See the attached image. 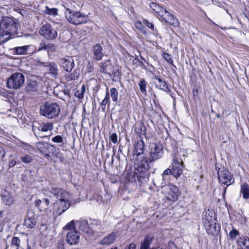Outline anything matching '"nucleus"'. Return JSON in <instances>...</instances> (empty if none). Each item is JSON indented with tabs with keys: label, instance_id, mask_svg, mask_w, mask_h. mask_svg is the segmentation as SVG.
Returning a JSON list of instances; mask_svg holds the SVG:
<instances>
[{
	"label": "nucleus",
	"instance_id": "nucleus-1",
	"mask_svg": "<svg viewBox=\"0 0 249 249\" xmlns=\"http://www.w3.org/2000/svg\"><path fill=\"white\" fill-rule=\"evenodd\" d=\"M19 25L17 19L7 16L0 20V44L8 41L18 34Z\"/></svg>",
	"mask_w": 249,
	"mask_h": 249
},
{
	"label": "nucleus",
	"instance_id": "nucleus-2",
	"mask_svg": "<svg viewBox=\"0 0 249 249\" xmlns=\"http://www.w3.org/2000/svg\"><path fill=\"white\" fill-rule=\"evenodd\" d=\"M149 6L166 23H169L174 27H178L179 26V23L178 19L164 7L153 2L150 3Z\"/></svg>",
	"mask_w": 249,
	"mask_h": 249
},
{
	"label": "nucleus",
	"instance_id": "nucleus-3",
	"mask_svg": "<svg viewBox=\"0 0 249 249\" xmlns=\"http://www.w3.org/2000/svg\"><path fill=\"white\" fill-rule=\"evenodd\" d=\"M60 113V106L56 103L46 102L40 106L39 113L40 115L48 119L56 118L58 117Z\"/></svg>",
	"mask_w": 249,
	"mask_h": 249
},
{
	"label": "nucleus",
	"instance_id": "nucleus-4",
	"mask_svg": "<svg viewBox=\"0 0 249 249\" xmlns=\"http://www.w3.org/2000/svg\"><path fill=\"white\" fill-rule=\"evenodd\" d=\"M36 147L38 150L41 153L49 160H53V157H58V149L52 144L44 142L36 143Z\"/></svg>",
	"mask_w": 249,
	"mask_h": 249
},
{
	"label": "nucleus",
	"instance_id": "nucleus-5",
	"mask_svg": "<svg viewBox=\"0 0 249 249\" xmlns=\"http://www.w3.org/2000/svg\"><path fill=\"white\" fill-rule=\"evenodd\" d=\"M24 82V75L22 73L16 72L8 78L6 84L8 88L17 89L23 85Z\"/></svg>",
	"mask_w": 249,
	"mask_h": 249
},
{
	"label": "nucleus",
	"instance_id": "nucleus-6",
	"mask_svg": "<svg viewBox=\"0 0 249 249\" xmlns=\"http://www.w3.org/2000/svg\"><path fill=\"white\" fill-rule=\"evenodd\" d=\"M218 179L221 184L229 186L234 182L232 174L224 166L220 167L217 170Z\"/></svg>",
	"mask_w": 249,
	"mask_h": 249
},
{
	"label": "nucleus",
	"instance_id": "nucleus-7",
	"mask_svg": "<svg viewBox=\"0 0 249 249\" xmlns=\"http://www.w3.org/2000/svg\"><path fill=\"white\" fill-rule=\"evenodd\" d=\"M68 13H66V18L68 21L71 24L78 25L86 22V17L82 15L80 12L77 11H71L68 9Z\"/></svg>",
	"mask_w": 249,
	"mask_h": 249
},
{
	"label": "nucleus",
	"instance_id": "nucleus-8",
	"mask_svg": "<svg viewBox=\"0 0 249 249\" xmlns=\"http://www.w3.org/2000/svg\"><path fill=\"white\" fill-rule=\"evenodd\" d=\"M163 155V148L161 144L159 143L151 144L149 147V151L147 156L153 162L160 159Z\"/></svg>",
	"mask_w": 249,
	"mask_h": 249
},
{
	"label": "nucleus",
	"instance_id": "nucleus-9",
	"mask_svg": "<svg viewBox=\"0 0 249 249\" xmlns=\"http://www.w3.org/2000/svg\"><path fill=\"white\" fill-rule=\"evenodd\" d=\"M153 162L148 157L147 154H145L137 160V163L135 164V170L138 172H148Z\"/></svg>",
	"mask_w": 249,
	"mask_h": 249
},
{
	"label": "nucleus",
	"instance_id": "nucleus-10",
	"mask_svg": "<svg viewBox=\"0 0 249 249\" xmlns=\"http://www.w3.org/2000/svg\"><path fill=\"white\" fill-rule=\"evenodd\" d=\"M39 34L45 39L52 40L57 36V33L50 24L42 26L39 30Z\"/></svg>",
	"mask_w": 249,
	"mask_h": 249
},
{
	"label": "nucleus",
	"instance_id": "nucleus-11",
	"mask_svg": "<svg viewBox=\"0 0 249 249\" xmlns=\"http://www.w3.org/2000/svg\"><path fill=\"white\" fill-rule=\"evenodd\" d=\"M70 195L67 196L66 199L60 197L54 204V210L56 211V214L60 215L65 212L70 207Z\"/></svg>",
	"mask_w": 249,
	"mask_h": 249
},
{
	"label": "nucleus",
	"instance_id": "nucleus-12",
	"mask_svg": "<svg viewBox=\"0 0 249 249\" xmlns=\"http://www.w3.org/2000/svg\"><path fill=\"white\" fill-rule=\"evenodd\" d=\"M91 53L92 58L95 61H100L104 56L103 48L100 43H96L92 47Z\"/></svg>",
	"mask_w": 249,
	"mask_h": 249
},
{
	"label": "nucleus",
	"instance_id": "nucleus-13",
	"mask_svg": "<svg viewBox=\"0 0 249 249\" xmlns=\"http://www.w3.org/2000/svg\"><path fill=\"white\" fill-rule=\"evenodd\" d=\"M38 63L40 66L46 67L49 71V73L53 78L57 77L58 75V69L57 64L53 62H42L39 61Z\"/></svg>",
	"mask_w": 249,
	"mask_h": 249
},
{
	"label": "nucleus",
	"instance_id": "nucleus-14",
	"mask_svg": "<svg viewBox=\"0 0 249 249\" xmlns=\"http://www.w3.org/2000/svg\"><path fill=\"white\" fill-rule=\"evenodd\" d=\"M100 72L108 74L110 76L114 73V68L109 59L104 60L99 65Z\"/></svg>",
	"mask_w": 249,
	"mask_h": 249
},
{
	"label": "nucleus",
	"instance_id": "nucleus-15",
	"mask_svg": "<svg viewBox=\"0 0 249 249\" xmlns=\"http://www.w3.org/2000/svg\"><path fill=\"white\" fill-rule=\"evenodd\" d=\"M76 226L79 229L80 232L86 234H92L93 231L89 226L88 221L86 220H80L76 223Z\"/></svg>",
	"mask_w": 249,
	"mask_h": 249
},
{
	"label": "nucleus",
	"instance_id": "nucleus-16",
	"mask_svg": "<svg viewBox=\"0 0 249 249\" xmlns=\"http://www.w3.org/2000/svg\"><path fill=\"white\" fill-rule=\"evenodd\" d=\"M168 191L166 195V198L169 200L175 202L178 200L179 190L175 185L170 184L168 185Z\"/></svg>",
	"mask_w": 249,
	"mask_h": 249
},
{
	"label": "nucleus",
	"instance_id": "nucleus-17",
	"mask_svg": "<svg viewBox=\"0 0 249 249\" xmlns=\"http://www.w3.org/2000/svg\"><path fill=\"white\" fill-rule=\"evenodd\" d=\"M61 66L68 72H71L75 64L74 60L71 57L61 58L59 59Z\"/></svg>",
	"mask_w": 249,
	"mask_h": 249
},
{
	"label": "nucleus",
	"instance_id": "nucleus-18",
	"mask_svg": "<svg viewBox=\"0 0 249 249\" xmlns=\"http://www.w3.org/2000/svg\"><path fill=\"white\" fill-rule=\"evenodd\" d=\"M36 223V220L34 217V213L31 210L27 212V216L25 218L24 225L28 228H34Z\"/></svg>",
	"mask_w": 249,
	"mask_h": 249
},
{
	"label": "nucleus",
	"instance_id": "nucleus-19",
	"mask_svg": "<svg viewBox=\"0 0 249 249\" xmlns=\"http://www.w3.org/2000/svg\"><path fill=\"white\" fill-rule=\"evenodd\" d=\"M79 238V233L76 231H71L67 234L66 241L70 245H74L78 242Z\"/></svg>",
	"mask_w": 249,
	"mask_h": 249
},
{
	"label": "nucleus",
	"instance_id": "nucleus-20",
	"mask_svg": "<svg viewBox=\"0 0 249 249\" xmlns=\"http://www.w3.org/2000/svg\"><path fill=\"white\" fill-rule=\"evenodd\" d=\"M152 79L158 81V82H154L157 88L167 92L170 91V89L168 86L166 81L161 79L160 76L155 75L152 77Z\"/></svg>",
	"mask_w": 249,
	"mask_h": 249
},
{
	"label": "nucleus",
	"instance_id": "nucleus-21",
	"mask_svg": "<svg viewBox=\"0 0 249 249\" xmlns=\"http://www.w3.org/2000/svg\"><path fill=\"white\" fill-rule=\"evenodd\" d=\"M171 169L172 175L176 178L179 177L181 174L182 166L177 159H174Z\"/></svg>",
	"mask_w": 249,
	"mask_h": 249
},
{
	"label": "nucleus",
	"instance_id": "nucleus-22",
	"mask_svg": "<svg viewBox=\"0 0 249 249\" xmlns=\"http://www.w3.org/2000/svg\"><path fill=\"white\" fill-rule=\"evenodd\" d=\"M203 220L204 226L210 225L216 222L215 214L213 212L206 211L203 214Z\"/></svg>",
	"mask_w": 249,
	"mask_h": 249
},
{
	"label": "nucleus",
	"instance_id": "nucleus-23",
	"mask_svg": "<svg viewBox=\"0 0 249 249\" xmlns=\"http://www.w3.org/2000/svg\"><path fill=\"white\" fill-rule=\"evenodd\" d=\"M207 232L208 234L213 236L217 235L220 231L221 227L219 224L214 222L210 225L205 226Z\"/></svg>",
	"mask_w": 249,
	"mask_h": 249
},
{
	"label": "nucleus",
	"instance_id": "nucleus-24",
	"mask_svg": "<svg viewBox=\"0 0 249 249\" xmlns=\"http://www.w3.org/2000/svg\"><path fill=\"white\" fill-rule=\"evenodd\" d=\"M154 239V236L146 235L144 236V240L141 241L140 243V249H156V248L150 247Z\"/></svg>",
	"mask_w": 249,
	"mask_h": 249
},
{
	"label": "nucleus",
	"instance_id": "nucleus-25",
	"mask_svg": "<svg viewBox=\"0 0 249 249\" xmlns=\"http://www.w3.org/2000/svg\"><path fill=\"white\" fill-rule=\"evenodd\" d=\"M50 192L55 196L57 199H59L60 197L66 199L69 194L68 192L64 190L56 187L52 188L50 190Z\"/></svg>",
	"mask_w": 249,
	"mask_h": 249
},
{
	"label": "nucleus",
	"instance_id": "nucleus-26",
	"mask_svg": "<svg viewBox=\"0 0 249 249\" xmlns=\"http://www.w3.org/2000/svg\"><path fill=\"white\" fill-rule=\"evenodd\" d=\"M144 143L143 140L141 139L135 145L134 155H136L137 156H139L141 154L145 155L146 153H144Z\"/></svg>",
	"mask_w": 249,
	"mask_h": 249
},
{
	"label": "nucleus",
	"instance_id": "nucleus-27",
	"mask_svg": "<svg viewBox=\"0 0 249 249\" xmlns=\"http://www.w3.org/2000/svg\"><path fill=\"white\" fill-rule=\"evenodd\" d=\"M135 132L141 137L146 136V127L143 122L137 124L134 129Z\"/></svg>",
	"mask_w": 249,
	"mask_h": 249
},
{
	"label": "nucleus",
	"instance_id": "nucleus-28",
	"mask_svg": "<svg viewBox=\"0 0 249 249\" xmlns=\"http://www.w3.org/2000/svg\"><path fill=\"white\" fill-rule=\"evenodd\" d=\"M149 177V173L148 172H139V174L137 175V180L140 185H142L148 181Z\"/></svg>",
	"mask_w": 249,
	"mask_h": 249
},
{
	"label": "nucleus",
	"instance_id": "nucleus-29",
	"mask_svg": "<svg viewBox=\"0 0 249 249\" xmlns=\"http://www.w3.org/2000/svg\"><path fill=\"white\" fill-rule=\"evenodd\" d=\"M240 194L243 196V198L244 199H249V184L247 182L242 183L241 184Z\"/></svg>",
	"mask_w": 249,
	"mask_h": 249
},
{
	"label": "nucleus",
	"instance_id": "nucleus-30",
	"mask_svg": "<svg viewBox=\"0 0 249 249\" xmlns=\"http://www.w3.org/2000/svg\"><path fill=\"white\" fill-rule=\"evenodd\" d=\"M40 127L41 125L39 123L34 122L32 125V131L36 137L43 138L44 136L42 135Z\"/></svg>",
	"mask_w": 249,
	"mask_h": 249
},
{
	"label": "nucleus",
	"instance_id": "nucleus-31",
	"mask_svg": "<svg viewBox=\"0 0 249 249\" xmlns=\"http://www.w3.org/2000/svg\"><path fill=\"white\" fill-rule=\"evenodd\" d=\"M237 244L242 249H249V238L248 237H240L237 241Z\"/></svg>",
	"mask_w": 249,
	"mask_h": 249
},
{
	"label": "nucleus",
	"instance_id": "nucleus-32",
	"mask_svg": "<svg viewBox=\"0 0 249 249\" xmlns=\"http://www.w3.org/2000/svg\"><path fill=\"white\" fill-rule=\"evenodd\" d=\"M115 233L112 232L101 241V244L103 245H109L115 240Z\"/></svg>",
	"mask_w": 249,
	"mask_h": 249
},
{
	"label": "nucleus",
	"instance_id": "nucleus-33",
	"mask_svg": "<svg viewBox=\"0 0 249 249\" xmlns=\"http://www.w3.org/2000/svg\"><path fill=\"white\" fill-rule=\"evenodd\" d=\"M38 84L36 81H30L26 87V90L28 92H35L38 90Z\"/></svg>",
	"mask_w": 249,
	"mask_h": 249
},
{
	"label": "nucleus",
	"instance_id": "nucleus-34",
	"mask_svg": "<svg viewBox=\"0 0 249 249\" xmlns=\"http://www.w3.org/2000/svg\"><path fill=\"white\" fill-rule=\"evenodd\" d=\"M1 200L4 205L8 206L12 205L14 202L13 198L12 196L9 194H7V195H2Z\"/></svg>",
	"mask_w": 249,
	"mask_h": 249
},
{
	"label": "nucleus",
	"instance_id": "nucleus-35",
	"mask_svg": "<svg viewBox=\"0 0 249 249\" xmlns=\"http://www.w3.org/2000/svg\"><path fill=\"white\" fill-rule=\"evenodd\" d=\"M29 46H23L21 47H17L13 49L16 54L21 55L27 53V50Z\"/></svg>",
	"mask_w": 249,
	"mask_h": 249
},
{
	"label": "nucleus",
	"instance_id": "nucleus-36",
	"mask_svg": "<svg viewBox=\"0 0 249 249\" xmlns=\"http://www.w3.org/2000/svg\"><path fill=\"white\" fill-rule=\"evenodd\" d=\"M52 141L54 143H59L60 146H61L65 144L66 140L61 135H56L52 138Z\"/></svg>",
	"mask_w": 249,
	"mask_h": 249
},
{
	"label": "nucleus",
	"instance_id": "nucleus-37",
	"mask_svg": "<svg viewBox=\"0 0 249 249\" xmlns=\"http://www.w3.org/2000/svg\"><path fill=\"white\" fill-rule=\"evenodd\" d=\"M135 27L139 30V31L144 34L146 35L147 34V31L143 25V22L142 23L141 21H138L135 22Z\"/></svg>",
	"mask_w": 249,
	"mask_h": 249
},
{
	"label": "nucleus",
	"instance_id": "nucleus-38",
	"mask_svg": "<svg viewBox=\"0 0 249 249\" xmlns=\"http://www.w3.org/2000/svg\"><path fill=\"white\" fill-rule=\"evenodd\" d=\"M40 129L41 132H47L49 130H52L53 128V125L52 123H46L40 124Z\"/></svg>",
	"mask_w": 249,
	"mask_h": 249
},
{
	"label": "nucleus",
	"instance_id": "nucleus-39",
	"mask_svg": "<svg viewBox=\"0 0 249 249\" xmlns=\"http://www.w3.org/2000/svg\"><path fill=\"white\" fill-rule=\"evenodd\" d=\"M50 201L48 198H44L42 199V205L41 208H39L40 212L45 211L48 209Z\"/></svg>",
	"mask_w": 249,
	"mask_h": 249
},
{
	"label": "nucleus",
	"instance_id": "nucleus-40",
	"mask_svg": "<svg viewBox=\"0 0 249 249\" xmlns=\"http://www.w3.org/2000/svg\"><path fill=\"white\" fill-rule=\"evenodd\" d=\"M110 96L112 101L117 103L118 100V91L115 88H112L110 90Z\"/></svg>",
	"mask_w": 249,
	"mask_h": 249
},
{
	"label": "nucleus",
	"instance_id": "nucleus-41",
	"mask_svg": "<svg viewBox=\"0 0 249 249\" xmlns=\"http://www.w3.org/2000/svg\"><path fill=\"white\" fill-rule=\"evenodd\" d=\"M79 76V73L76 71H74L72 73H68L66 74V78L67 81H70L72 80L77 79Z\"/></svg>",
	"mask_w": 249,
	"mask_h": 249
},
{
	"label": "nucleus",
	"instance_id": "nucleus-42",
	"mask_svg": "<svg viewBox=\"0 0 249 249\" xmlns=\"http://www.w3.org/2000/svg\"><path fill=\"white\" fill-rule=\"evenodd\" d=\"M57 9L55 8H50L49 7L46 6L44 13L50 15L56 16L57 15Z\"/></svg>",
	"mask_w": 249,
	"mask_h": 249
},
{
	"label": "nucleus",
	"instance_id": "nucleus-43",
	"mask_svg": "<svg viewBox=\"0 0 249 249\" xmlns=\"http://www.w3.org/2000/svg\"><path fill=\"white\" fill-rule=\"evenodd\" d=\"M47 52L49 53L55 52L58 49V46L54 43H47Z\"/></svg>",
	"mask_w": 249,
	"mask_h": 249
},
{
	"label": "nucleus",
	"instance_id": "nucleus-44",
	"mask_svg": "<svg viewBox=\"0 0 249 249\" xmlns=\"http://www.w3.org/2000/svg\"><path fill=\"white\" fill-rule=\"evenodd\" d=\"M146 81L144 79H142L138 83L141 91L143 93H146Z\"/></svg>",
	"mask_w": 249,
	"mask_h": 249
},
{
	"label": "nucleus",
	"instance_id": "nucleus-45",
	"mask_svg": "<svg viewBox=\"0 0 249 249\" xmlns=\"http://www.w3.org/2000/svg\"><path fill=\"white\" fill-rule=\"evenodd\" d=\"M20 160L22 162L24 163H29L33 161V158L29 155H26L23 157H21Z\"/></svg>",
	"mask_w": 249,
	"mask_h": 249
},
{
	"label": "nucleus",
	"instance_id": "nucleus-46",
	"mask_svg": "<svg viewBox=\"0 0 249 249\" xmlns=\"http://www.w3.org/2000/svg\"><path fill=\"white\" fill-rule=\"evenodd\" d=\"M20 243V240L19 238L18 237H14L12 238L11 241V245L12 246H15L16 247V249H18Z\"/></svg>",
	"mask_w": 249,
	"mask_h": 249
},
{
	"label": "nucleus",
	"instance_id": "nucleus-47",
	"mask_svg": "<svg viewBox=\"0 0 249 249\" xmlns=\"http://www.w3.org/2000/svg\"><path fill=\"white\" fill-rule=\"evenodd\" d=\"M239 234V232L235 229H233L229 233V237L231 240L235 239L236 236Z\"/></svg>",
	"mask_w": 249,
	"mask_h": 249
},
{
	"label": "nucleus",
	"instance_id": "nucleus-48",
	"mask_svg": "<svg viewBox=\"0 0 249 249\" xmlns=\"http://www.w3.org/2000/svg\"><path fill=\"white\" fill-rule=\"evenodd\" d=\"M164 59L169 64H171L173 63L172 56L170 54L167 53H164L163 54Z\"/></svg>",
	"mask_w": 249,
	"mask_h": 249
},
{
	"label": "nucleus",
	"instance_id": "nucleus-49",
	"mask_svg": "<svg viewBox=\"0 0 249 249\" xmlns=\"http://www.w3.org/2000/svg\"><path fill=\"white\" fill-rule=\"evenodd\" d=\"M143 24L151 30H154V25L152 22H150L148 20L146 19H143Z\"/></svg>",
	"mask_w": 249,
	"mask_h": 249
},
{
	"label": "nucleus",
	"instance_id": "nucleus-50",
	"mask_svg": "<svg viewBox=\"0 0 249 249\" xmlns=\"http://www.w3.org/2000/svg\"><path fill=\"white\" fill-rule=\"evenodd\" d=\"M6 151L4 148L0 146V161H3V159L5 157Z\"/></svg>",
	"mask_w": 249,
	"mask_h": 249
},
{
	"label": "nucleus",
	"instance_id": "nucleus-51",
	"mask_svg": "<svg viewBox=\"0 0 249 249\" xmlns=\"http://www.w3.org/2000/svg\"><path fill=\"white\" fill-rule=\"evenodd\" d=\"M74 228V224L73 221H71L68 223L64 227L65 230H70Z\"/></svg>",
	"mask_w": 249,
	"mask_h": 249
},
{
	"label": "nucleus",
	"instance_id": "nucleus-52",
	"mask_svg": "<svg viewBox=\"0 0 249 249\" xmlns=\"http://www.w3.org/2000/svg\"><path fill=\"white\" fill-rule=\"evenodd\" d=\"M109 140L112 142L113 143H116L117 142V135L116 133H114L110 135Z\"/></svg>",
	"mask_w": 249,
	"mask_h": 249
},
{
	"label": "nucleus",
	"instance_id": "nucleus-53",
	"mask_svg": "<svg viewBox=\"0 0 249 249\" xmlns=\"http://www.w3.org/2000/svg\"><path fill=\"white\" fill-rule=\"evenodd\" d=\"M17 164V161L15 158L9 159L8 162V166L9 168L13 167Z\"/></svg>",
	"mask_w": 249,
	"mask_h": 249
},
{
	"label": "nucleus",
	"instance_id": "nucleus-54",
	"mask_svg": "<svg viewBox=\"0 0 249 249\" xmlns=\"http://www.w3.org/2000/svg\"><path fill=\"white\" fill-rule=\"evenodd\" d=\"M172 175V172L171 168H168L164 170L163 174L161 175L162 179L164 180V177L165 175Z\"/></svg>",
	"mask_w": 249,
	"mask_h": 249
},
{
	"label": "nucleus",
	"instance_id": "nucleus-55",
	"mask_svg": "<svg viewBox=\"0 0 249 249\" xmlns=\"http://www.w3.org/2000/svg\"><path fill=\"white\" fill-rule=\"evenodd\" d=\"M46 42H42L38 47V51L45 50L47 51V45Z\"/></svg>",
	"mask_w": 249,
	"mask_h": 249
},
{
	"label": "nucleus",
	"instance_id": "nucleus-56",
	"mask_svg": "<svg viewBox=\"0 0 249 249\" xmlns=\"http://www.w3.org/2000/svg\"><path fill=\"white\" fill-rule=\"evenodd\" d=\"M57 249H64V240H60L57 243Z\"/></svg>",
	"mask_w": 249,
	"mask_h": 249
},
{
	"label": "nucleus",
	"instance_id": "nucleus-57",
	"mask_svg": "<svg viewBox=\"0 0 249 249\" xmlns=\"http://www.w3.org/2000/svg\"><path fill=\"white\" fill-rule=\"evenodd\" d=\"M135 60H136V61L138 62V65L140 67H141V68L142 69H144V70H147V68L146 67L145 65L139 58H136Z\"/></svg>",
	"mask_w": 249,
	"mask_h": 249
},
{
	"label": "nucleus",
	"instance_id": "nucleus-58",
	"mask_svg": "<svg viewBox=\"0 0 249 249\" xmlns=\"http://www.w3.org/2000/svg\"><path fill=\"white\" fill-rule=\"evenodd\" d=\"M74 94L75 96L79 99H81L84 97V94H83L82 92H81L80 90H77L76 91H75Z\"/></svg>",
	"mask_w": 249,
	"mask_h": 249
},
{
	"label": "nucleus",
	"instance_id": "nucleus-59",
	"mask_svg": "<svg viewBox=\"0 0 249 249\" xmlns=\"http://www.w3.org/2000/svg\"><path fill=\"white\" fill-rule=\"evenodd\" d=\"M35 205L36 207H38L39 210V208H41L42 205V199L36 200L35 202Z\"/></svg>",
	"mask_w": 249,
	"mask_h": 249
},
{
	"label": "nucleus",
	"instance_id": "nucleus-60",
	"mask_svg": "<svg viewBox=\"0 0 249 249\" xmlns=\"http://www.w3.org/2000/svg\"><path fill=\"white\" fill-rule=\"evenodd\" d=\"M109 102H110V101L109 100H108L107 98V99L104 98L103 100V101H102V102L101 103V105L102 106H104V108H102L103 110H104L105 109L106 105L107 104H109Z\"/></svg>",
	"mask_w": 249,
	"mask_h": 249
},
{
	"label": "nucleus",
	"instance_id": "nucleus-61",
	"mask_svg": "<svg viewBox=\"0 0 249 249\" xmlns=\"http://www.w3.org/2000/svg\"><path fill=\"white\" fill-rule=\"evenodd\" d=\"M136 245L134 243H131L127 246L124 249H136Z\"/></svg>",
	"mask_w": 249,
	"mask_h": 249
},
{
	"label": "nucleus",
	"instance_id": "nucleus-62",
	"mask_svg": "<svg viewBox=\"0 0 249 249\" xmlns=\"http://www.w3.org/2000/svg\"><path fill=\"white\" fill-rule=\"evenodd\" d=\"M20 146L22 148L27 149L29 147H30V145L28 143H26V142H21L20 143Z\"/></svg>",
	"mask_w": 249,
	"mask_h": 249
},
{
	"label": "nucleus",
	"instance_id": "nucleus-63",
	"mask_svg": "<svg viewBox=\"0 0 249 249\" xmlns=\"http://www.w3.org/2000/svg\"><path fill=\"white\" fill-rule=\"evenodd\" d=\"M105 99H107L108 100L110 101V97H109V93L108 90V88H107L106 92V96Z\"/></svg>",
	"mask_w": 249,
	"mask_h": 249
},
{
	"label": "nucleus",
	"instance_id": "nucleus-64",
	"mask_svg": "<svg viewBox=\"0 0 249 249\" xmlns=\"http://www.w3.org/2000/svg\"><path fill=\"white\" fill-rule=\"evenodd\" d=\"M81 92H82L83 94H84L85 91H86V88L85 85H82L81 90H80Z\"/></svg>",
	"mask_w": 249,
	"mask_h": 249
}]
</instances>
